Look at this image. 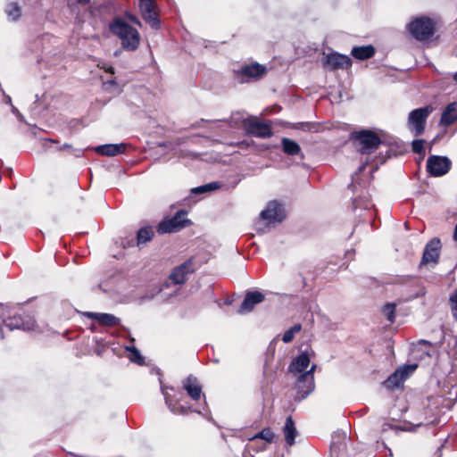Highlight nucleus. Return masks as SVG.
I'll use <instances>...</instances> for the list:
<instances>
[{
  "mask_svg": "<svg viewBox=\"0 0 457 457\" xmlns=\"http://www.w3.org/2000/svg\"><path fill=\"white\" fill-rule=\"evenodd\" d=\"M128 18L133 22V23H136V24H138V25H141L139 21L137 20V17H135L134 15L132 14H129L128 15Z\"/></svg>",
  "mask_w": 457,
  "mask_h": 457,
  "instance_id": "40",
  "label": "nucleus"
},
{
  "mask_svg": "<svg viewBox=\"0 0 457 457\" xmlns=\"http://www.w3.org/2000/svg\"><path fill=\"white\" fill-rule=\"evenodd\" d=\"M163 395L165 403L172 413L177 415H187L188 411L191 410L189 406H186L180 403L182 394L179 393L175 394L174 395H170L163 392Z\"/></svg>",
  "mask_w": 457,
  "mask_h": 457,
  "instance_id": "18",
  "label": "nucleus"
},
{
  "mask_svg": "<svg viewBox=\"0 0 457 457\" xmlns=\"http://www.w3.org/2000/svg\"><path fill=\"white\" fill-rule=\"evenodd\" d=\"M183 388L187 391L191 399L197 401L203 395L202 386L196 377L189 375L182 383Z\"/></svg>",
  "mask_w": 457,
  "mask_h": 457,
  "instance_id": "19",
  "label": "nucleus"
},
{
  "mask_svg": "<svg viewBox=\"0 0 457 457\" xmlns=\"http://www.w3.org/2000/svg\"><path fill=\"white\" fill-rule=\"evenodd\" d=\"M12 312L7 305L0 303V320L4 325L11 318Z\"/></svg>",
  "mask_w": 457,
  "mask_h": 457,
  "instance_id": "35",
  "label": "nucleus"
},
{
  "mask_svg": "<svg viewBox=\"0 0 457 457\" xmlns=\"http://www.w3.org/2000/svg\"><path fill=\"white\" fill-rule=\"evenodd\" d=\"M85 315L92 320H96L99 324L107 327H113L120 323V319L110 313L100 312H86Z\"/></svg>",
  "mask_w": 457,
  "mask_h": 457,
  "instance_id": "21",
  "label": "nucleus"
},
{
  "mask_svg": "<svg viewBox=\"0 0 457 457\" xmlns=\"http://www.w3.org/2000/svg\"><path fill=\"white\" fill-rule=\"evenodd\" d=\"M420 343V344L429 345H430V343H429L428 341H426V340H421Z\"/></svg>",
  "mask_w": 457,
  "mask_h": 457,
  "instance_id": "46",
  "label": "nucleus"
},
{
  "mask_svg": "<svg viewBox=\"0 0 457 457\" xmlns=\"http://www.w3.org/2000/svg\"><path fill=\"white\" fill-rule=\"evenodd\" d=\"M12 112L17 117V119L21 121V122H25V118L24 116L21 113V112L14 106V105H12V109H11Z\"/></svg>",
  "mask_w": 457,
  "mask_h": 457,
  "instance_id": "38",
  "label": "nucleus"
},
{
  "mask_svg": "<svg viewBox=\"0 0 457 457\" xmlns=\"http://www.w3.org/2000/svg\"><path fill=\"white\" fill-rule=\"evenodd\" d=\"M4 326L10 330L22 329L29 331L35 328V320L29 315L22 317L21 315L12 313L11 318L7 320Z\"/></svg>",
  "mask_w": 457,
  "mask_h": 457,
  "instance_id": "15",
  "label": "nucleus"
},
{
  "mask_svg": "<svg viewBox=\"0 0 457 457\" xmlns=\"http://www.w3.org/2000/svg\"><path fill=\"white\" fill-rule=\"evenodd\" d=\"M154 235V228L151 226L141 228L137 233V245H140L150 241Z\"/></svg>",
  "mask_w": 457,
  "mask_h": 457,
  "instance_id": "27",
  "label": "nucleus"
},
{
  "mask_svg": "<svg viewBox=\"0 0 457 457\" xmlns=\"http://www.w3.org/2000/svg\"><path fill=\"white\" fill-rule=\"evenodd\" d=\"M126 148L127 145L120 143L97 145L94 148V150L100 155L112 157L124 153Z\"/></svg>",
  "mask_w": 457,
  "mask_h": 457,
  "instance_id": "20",
  "label": "nucleus"
},
{
  "mask_svg": "<svg viewBox=\"0 0 457 457\" xmlns=\"http://www.w3.org/2000/svg\"><path fill=\"white\" fill-rule=\"evenodd\" d=\"M410 33L418 40H426L433 36L435 23L428 17H418L409 24Z\"/></svg>",
  "mask_w": 457,
  "mask_h": 457,
  "instance_id": "5",
  "label": "nucleus"
},
{
  "mask_svg": "<svg viewBox=\"0 0 457 457\" xmlns=\"http://www.w3.org/2000/svg\"><path fill=\"white\" fill-rule=\"evenodd\" d=\"M313 352L305 350L296 356L288 366V372L295 378V398L305 399L315 388L314 371L316 364L311 365V355Z\"/></svg>",
  "mask_w": 457,
  "mask_h": 457,
  "instance_id": "1",
  "label": "nucleus"
},
{
  "mask_svg": "<svg viewBox=\"0 0 457 457\" xmlns=\"http://www.w3.org/2000/svg\"><path fill=\"white\" fill-rule=\"evenodd\" d=\"M352 138L355 146L361 154H370L374 153L383 141L378 135L369 129H362L352 133Z\"/></svg>",
  "mask_w": 457,
  "mask_h": 457,
  "instance_id": "3",
  "label": "nucleus"
},
{
  "mask_svg": "<svg viewBox=\"0 0 457 457\" xmlns=\"http://www.w3.org/2000/svg\"><path fill=\"white\" fill-rule=\"evenodd\" d=\"M134 245H135V243H134L133 237L128 238V239H125L122 241L123 247H130V246H133Z\"/></svg>",
  "mask_w": 457,
  "mask_h": 457,
  "instance_id": "39",
  "label": "nucleus"
},
{
  "mask_svg": "<svg viewBox=\"0 0 457 457\" xmlns=\"http://www.w3.org/2000/svg\"><path fill=\"white\" fill-rule=\"evenodd\" d=\"M110 30L120 39L124 49L134 51L138 47L140 43L138 31L122 19H114L110 24Z\"/></svg>",
  "mask_w": 457,
  "mask_h": 457,
  "instance_id": "2",
  "label": "nucleus"
},
{
  "mask_svg": "<svg viewBox=\"0 0 457 457\" xmlns=\"http://www.w3.org/2000/svg\"><path fill=\"white\" fill-rule=\"evenodd\" d=\"M365 167H366V163H364L361 166H360L359 170L361 171V170H364Z\"/></svg>",
  "mask_w": 457,
  "mask_h": 457,
  "instance_id": "47",
  "label": "nucleus"
},
{
  "mask_svg": "<svg viewBox=\"0 0 457 457\" xmlns=\"http://www.w3.org/2000/svg\"><path fill=\"white\" fill-rule=\"evenodd\" d=\"M274 438V433L271 431L270 428H265L259 433L253 436L250 440L262 439L267 443H271Z\"/></svg>",
  "mask_w": 457,
  "mask_h": 457,
  "instance_id": "31",
  "label": "nucleus"
},
{
  "mask_svg": "<svg viewBox=\"0 0 457 457\" xmlns=\"http://www.w3.org/2000/svg\"><path fill=\"white\" fill-rule=\"evenodd\" d=\"M75 2L77 3H79V4H87L88 3L90 0H74Z\"/></svg>",
  "mask_w": 457,
  "mask_h": 457,
  "instance_id": "45",
  "label": "nucleus"
},
{
  "mask_svg": "<svg viewBox=\"0 0 457 457\" xmlns=\"http://www.w3.org/2000/svg\"><path fill=\"white\" fill-rule=\"evenodd\" d=\"M284 217V209L277 201L270 202L266 208L260 213V218L267 220L268 224L281 222Z\"/></svg>",
  "mask_w": 457,
  "mask_h": 457,
  "instance_id": "12",
  "label": "nucleus"
},
{
  "mask_svg": "<svg viewBox=\"0 0 457 457\" xmlns=\"http://www.w3.org/2000/svg\"><path fill=\"white\" fill-rule=\"evenodd\" d=\"M283 431L287 445L292 446L295 444V439L297 436V430L295 428L292 417L289 416L287 418Z\"/></svg>",
  "mask_w": 457,
  "mask_h": 457,
  "instance_id": "25",
  "label": "nucleus"
},
{
  "mask_svg": "<svg viewBox=\"0 0 457 457\" xmlns=\"http://www.w3.org/2000/svg\"><path fill=\"white\" fill-rule=\"evenodd\" d=\"M353 209L355 211L357 209H364L365 211L370 212V210L374 207V204L366 196H361V197L353 199Z\"/></svg>",
  "mask_w": 457,
  "mask_h": 457,
  "instance_id": "28",
  "label": "nucleus"
},
{
  "mask_svg": "<svg viewBox=\"0 0 457 457\" xmlns=\"http://www.w3.org/2000/svg\"><path fill=\"white\" fill-rule=\"evenodd\" d=\"M424 143L423 139H415L411 143L412 151L415 154H424Z\"/></svg>",
  "mask_w": 457,
  "mask_h": 457,
  "instance_id": "37",
  "label": "nucleus"
},
{
  "mask_svg": "<svg viewBox=\"0 0 457 457\" xmlns=\"http://www.w3.org/2000/svg\"><path fill=\"white\" fill-rule=\"evenodd\" d=\"M453 239L457 241V224L455 225L454 228Z\"/></svg>",
  "mask_w": 457,
  "mask_h": 457,
  "instance_id": "42",
  "label": "nucleus"
},
{
  "mask_svg": "<svg viewBox=\"0 0 457 457\" xmlns=\"http://www.w3.org/2000/svg\"><path fill=\"white\" fill-rule=\"evenodd\" d=\"M395 309H396V304L393 303H388L385 304V306L383 308V313L385 314V316L386 317L388 321H390L391 323H393L395 319Z\"/></svg>",
  "mask_w": 457,
  "mask_h": 457,
  "instance_id": "34",
  "label": "nucleus"
},
{
  "mask_svg": "<svg viewBox=\"0 0 457 457\" xmlns=\"http://www.w3.org/2000/svg\"><path fill=\"white\" fill-rule=\"evenodd\" d=\"M453 79L457 83V71L453 75Z\"/></svg>",
  "mask_w": 457,
  "mask_h": 457,
  "instance_id": "48",
  "label": "nucleus"
},
{
  "mask_svg": "<svg viewBox=\"0 0 457 457\" xmlns=\"http://www.w3.org/2000/svg\"><path fill=\"white\" fill-rule=\"evenodd\" d=\"M457 121V102L448 104L440 119V124L448 127Z\"/></svg>",
  "mask_w": 457,
  "mask_h": 457,
  "instance_id": "22",
  "label": "nucleus"
},
{
  "mask_svg": "<svg viewBox=\"0 0 457 457\" xmlns=\"http://www.w3.org/2000/svg\"><path fill=\"white\" fill-rule=\"evenodd\" d=\"M266 72V67L259 63H252L242 66L238 71H235V79L239 83H248L253 79H257Z\"/></svg>",
  "mask_w": 457,
  "mask_h": 457,
  "instance_id": "8",
  "label": "nucleus"
},
{
  "mask_svg": "<svg viewBox=\"0 0 457 457\" xmlns=\"http://www.w3.org/2000/svg\"><path fill=\"white\" fill-rule=\"evenodd\" d=\"M416 369L417 364L400 367L383 382V385L388 389L399 387Z\"/></svg>",
  "mask_w": 457,
  "mask_h": 457,
  "instance_id": "9",
  "label": "nucleus"
},
{
  "mask_svg": "<svg viewBox=\"0 0 457 457\" xmlns=\"http://www.w3.org/2000/svg\"><path fill=\"white\" fill-rule=\"evenodd\" d=\"M351 54L357 60H367L375 54V48L371 45L354 46L351 51Z\"/></svg>",
  "mask_w": 457,
  "mask_h": 457,
  "instance_id": "24",
  "label": "nucleus"
},
{
  "mask_svg": "<svg viewBox=\"0 0 457 457\" xmlns=\"http://www.w3.org/2000/svg\"><path fill=\"white\" fill-rule=\"evenodd\" d=\"M302 329V325L300 323L295 324L293 327H291L289 329H287L283 337L282 340L284 343L288 344L293 341L295 335L298 332H300Z\"/></svg>",
  "mask_w": 457,
  "mask_h": 457,
  "instance_id": "30",
  "label": "nucleus"
},
{
  "mask_svg": "<svg viewBox=\"0 0 457 457\" xmlns=\"http://www.w3.org/2000/svg\"><path fill=\"white\" fill-rule=\"evenodd\" d=\"M441 249V242L437 237H434L425 246L421 265H428L429 263L436 264L438 262Z\"/></svg>",
  "mask_w": 457,
  "mask_h": 457,
  "instance_id": "13",
  "label": "nucleus"
},
{
  "mask_svg": "<svg viewBox=\"0 0 457 457\" xmlns=\"http://www.w3.org/2000/svg\"><path fill=\"white\" fill-rule=\"evenodd\" d=\"M187 212L180 210L170 219L163 220L158 225L157 231L160 234L177 232L189 224L191 221L186 218Z\"/></svg>",
  "mask_w": 457,
  "mask_h": 457,
  "instance_id": "6",
  "label": "nucleus"
},
{
  "mask_svg": "<svg viewBox=\"0 0 457 457\" xmlns=\"http://www.w3.org/2000/svg\"><path fill=\"white\" fill-rule=\"evenodd\" d=\"M126 350L130 353V361L139 365L144 364V357L135 346H127Z\"/></svg>",
  "mask_w": 457,
  "mask_h": 457,
  "instance_id": "33",
  "label": "nucleus"
},
{
  "mask_svg": "<svg viewBox=\"0 0 457 457\" xmlns=\"http://www.w3.org/2000/svg\"><path fill=\"white\" fill-rule=\"evenodd\" d=\"M71 146L70 145L64 144L60 149L62 150V149H71Z\"/></svg>",
  "mask_w": 457,
  "mask_h": 457,
  "instance_id": "43",
  "label": "nucleus"
},
{
  "mask_svg": "<svg viewBox=\"0 0 457 457\" xmlns=\"http://www.w3.org/2000/svg\"><path fill=\"white\" fill-rule=\"evenodd\" d=\"M105 71L109 73H112L113 74L114 73V68L112 67V66H109L108 68L105 69Z\"/></svg>",
  "mask_w": 457,
  "mask_h": 457,
  "instance_id": "41",
  "label": "nucleus"
},
{
  "mask_svg": "<svg viewBox=\"0 0 457 457\" xmlns=\"http://www.w3.org/2000/svg\"><path fill=\"white\" fill-rule=\"evenodd\" d=\"M433 108L429 105L412 110L409 113L408 127L414 136L418 137L423 134L427 119L432 112Z\"/></svg>",
  "mask_w": 457,
  "mask_h": 457,
  "instance_id": "4",
  "label": "nucleus"
},
{
  "mask_svg": "<svg viewBox=\"0 0 457 457\" xmlns=\"http://www.w3.org/2000/svg\"><path fill=\"white\" fill-rule=\"evenodd\" d=\"M194 271L192 262L187 261L174 268L169 276V280L174 285H182L187 280V276Z\"/></svg>",
  "mask_w": 457,
  "mask_h": 457,
  "instance_id": "17",
  "label": "nucleus"
},
{
  "mask_svg": "<svg viewBox=\"0 0 457 457\" xmlns=\"http://www.w3.org/2000/svg\"><path fill=\"white\" fill-rule=\"evenodd\" d=\"M449 303L453 317L457 320V289L449 297Z\"/></svg>",
  "mask_w": 457,
  "mask_h": 457,
  "instance_id": "36",
  "label": "nucleus"
},
{
  "mask_svg": "<svg viewBox=\"0 0 457 457\" xmlns=\"http://www.w3.org/2000/svg\"><path fill=\"white\" fill-rule=\"evenodd\" d=\"M281 147L287 155L289 156H296L300 155L301 159L304 158L303 154L302 153L301 147L297 142L293 139L283 137L281 139Z\"/></svg>",
  "mask_w": 457,
  "mask_h": 457,
  "instance_id": "23",
  "label": "nucleus"
},
{
  "mask_svg": "<svg viewBox=\"0 0 457 457\" xmlns=\"http://www.w3.org/2000/svg\"><path fill=\"white\" fill-rule=\"evenodd\" d=\"M293 129L310 133H319L322 130L323 127L319 122H297L293 125Z\"/></svg>",
  "mask_w": 457,
  "mask_h": 457,
  "instance_id": "26",
  "label": "nucleus"
},
{
  "mask_svg": "<svg viewBox=\"0 0 457 457\" xmlns=\"http://www.w3.org/2000/svg\"><path fill=\"white\" fill-rule=\"evenodd\" d=\"M264 299L265 295L260 291L254 290L247 292L239 307L238 312L244 314L252 312L255 305L263 302Z\"/></svg>",
  "mask_w": 457,
  "mask_h": 457,
  "instance_id": "16",
  "label": "nucleus"
},
{
  "mask_svg": "<svg viewBox=\"0 0 457 457\" xmlns=\"http://www.w3.org/2000/svg\"><path fill=\"white\" fill-rule=\"evenodd\" d=\"M154 0H141L139 8L144 20L154 29L161 27L160 20L154 11Z\"/></svg>",
  "mask_w": 457,
  "mask_h": 457,
  "instance_id": "14",
  "label": "nucleus"
},
{
  "mask_svg": "<svg viewBox=\"0 0 457 457\" xmlns=\"http://www.w3.org/2000/svg\"><path fill=\"white\" fill-rule=\"evenodd\" d=\"M219 187H220L219 182H212V183H208V184L192 188L191 193L194 195H198V194L213 191L215 189H218Z\"/></svg>",
  "mask_w": 457,
  "mask_h": 457,
  "instance_id": "29",
  "label": "nucleus"
},
{
  "mask_svg": "<svg viewBox=\"0 0 457 457\" xmlns=\"http://www.w3.org/2000/svg\"><path fill=\"white\" fill-rule=\"evenodd\" d=\"M6 13L12 21H16L21 14V8L15 3H11L6 7Z\"/></svg>",
  "mask_w": 457,
  "mask_h": 457,
  "instance_id": "32",
  "label": "nucleus"
},
{
  "mask_svg": "<svg viewBox=\"0 0 457 457\" xmlns=\"http://www.w3.org/2000/svg\"><path fill=\"white\" fill-rule=\"evenodd\" d=\"M351 66V58L337 52L327 54L323 60V67L328 71L345 70Z\"/></svg>",
  "mask_w": 457,
  "mask_h": 457,
  "instance_id": "10",
  "label": "nucleus"
},
{
  "mask_svg": "<svg viewBox=\"0 0 457 457\" xmlns=\"http://www.w3.org/2000/svg\"><path fill=\"white\" fill-rule=\"evenodd\" d=\"M427 171L432 177L445 175L452 167V162L447 156L430 155L427 160Z\"/></svg>",
  "mask_w": 457,
  "mask_h": 457,
  "instance_id": "7",
  "label": "nucleus"
},
{
  "mask_svg": "<svg viewBox=\"0 0 457 457\" xmlns=\"http://www.w3.org/2000/svg\"><path fill=\"white\" fill-rule=\"evenodd\" d=\"M73 152H74L73 154L75 156H80V154H81V151L80 150H73Z\"/></svg>",
  "mask_w": 457,
  "mask_h": 457,
  "instance_id": "44",
  "label": "nucleus"
},
{
  "mask_svg": "<svg viewBox=\"0 0 457 457\" xmlns=\"http://www.w3.org/2000/svg\"><path fill=\"white\" fill-rule=\"evenodd\" d=\"M245 129L249 135L260 138H269L273 135L270 124L258 121L254 118L248 119L245 121Z\"/></svg>",
  "mask_w": 457,
  "mask_h": 457,
  "instance_id": "11",
  "label": "nucleus"
}]
</instances>
